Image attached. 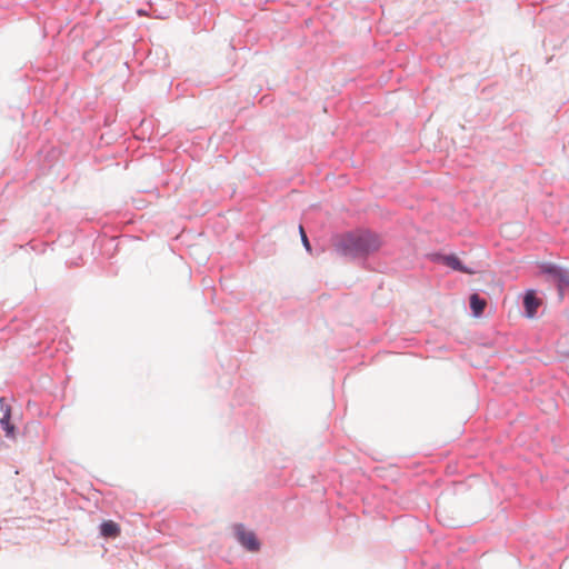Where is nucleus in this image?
<instances>
[{"instance_id": "1", "label": "nucleus", "mask_w": 569, "mask_h": 569, "mask_svg": "<svg viewBox=\"0 0 569 569\" xmlns=\"http://www.w3.org/2000/svg\"><path fill=\"white\" fill-rule=\"evenodd\" d=\"M332 246L335 251L350 259H367L382 247L379 234L368 229H356L337 234Z\"/></svg>"}, {"instance_id": "2", "label": "nucleus", "mask_w": 569, "mask_h": 569, "mask_svg": "<svg viewBox=\"0 0 569 569\" xmlns=\"http://www.w3.org/2000/svg\"><path fill=\"white\" fill-rule=\"evenodd\" d=\"M539 271L556 283L559 298L562 299L565 291L569 290V270L555 263L542 262L539 264Z\"/></svg>"}, {"instance_id": "3", "label": "nucleus", "mask_w": 569, "mask_h": 569, "mask_svg": "<svg viewBox=\"0 0 569 569\" xmlns=\"http://www.w3.org/2000/svg\"><path fill=\"white\" fill-rule=\"evenodd\" d=\"M236 535L238 541L251 552L260 549V542L252 531H246L243 525L236 526Z\"/></svg>"}, {"instance_id": "4", "label": "nucleus", "mask_w": 569, "mask_h": 569, "mask_svg": "<svg viewBox=\"0 0 569 569\" xmlns=\"http://www.w3.org/2000/svg\"><path fill=\"white\" fill-rule=\"evenodd\" d=\"M0 409L3 412L0 419L1 428L3 429L6 437L13 439L16 437V427L11 423V407L6 402L4 397H0Z\"/></svg>"}, {"instance_id": "5", "label": "nucleus", "mask_w": 569, "mask_h": 569, "mask_svg": "<svg viewBox=\"0 0 569 569\" xmlns=\"http://www.w3.org/2000/svg\"><path fill=\"white\" fill-rule=\"evenodd\" d=\"M437 261L442 262L445 266L451 268L455 271H459L466 274H475L477 271L462 263V261L456 254H438Z\"/></svg>"}, {"instance_id": "6", "label": "nucleus", "mask_w": 569, "mask_h": 569, "mask_svg": "<svg viewBox=\"0 0 569 569\" xmlns=\"http://www.w3.org/2000/svg\"><path fill=\"white\" fill-rule=\"evenodd\" d=\"M525 316L532 319L537 315V310L541 305V300L537 297L535 290H528L523 297Z\"/></svg>"}, {"instance_id": "7", "label": "nucleus", "mask_w": 569, "mask_h": 569, "mask_svg": "<svg viewBox=\"0 0 569 569\" xmlns=\"http://www.w3.org/2000/svg\"><path fill=\"white\" fill-rule=\"evenodd\" d=\"M120 533V527L112 520L103 521L100 525V535L104 538H116Z\"/></svg>"}, {"instance_id": "8", "label": "nucleus", "mask_w": 569, "mask_h": 569, "mask_svg": "<svg viewBox=\"0 0 569 569\" xmlns=\"http://www.w3.org/2000/svg\"><path fill=\"white\" fill-rule=\"evenodd\" d=\"M486 300L478 293H472L469 298V306L475 317H480L486 308Z\"/></svg>"}, {"instance_id": "9", "label": "nucleus", "mask_w": 569, "mask_h": 569, "mask_svg": "<svg viewBox=\"0 0 569 569\" xmlns=\"http://www.w3.org/2000/svg\"><path fill=\"white\" fill-rule=\"evenodd\" d=\"M299 233H300V237H301V242L305 247V249L309 252V253H312V248H311V243L308 239V236L303 229V227L300 224L299 226Z\"/></svg>"}]
</instances>
